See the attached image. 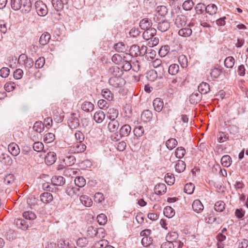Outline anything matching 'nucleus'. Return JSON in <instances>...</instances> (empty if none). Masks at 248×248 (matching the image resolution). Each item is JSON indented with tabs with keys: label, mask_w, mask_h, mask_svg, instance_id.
<instances>
[{
	"label": "nucleus",
	"mask_w": 248,
	"mask_h": 248,
	"mask_svg": "<svg viewBox=\"0 0 248 248\" xmlns=\"http://www.w3.org/2000/svg\"><path fill=\"white\" fill-rule=\"evenodd\" d=\"M40 199L42 202L47 204L53 200V196L50 193L44 192L40 195Z\"/></svg>",
	"instance_id": "obj_16"
},
{
	"label": "nucleus",
	"mask_w": 248,
	"mask_h": 248,
	"mask_svg": "<svg viewBox=\"0 0 248 248\" xmlns=\"http://www.w3.org/2000/svg\"><path fill=\"white\" fill-rule=\"evenodd\" d=\"M21 8L20 11L23 14L28 13L31 8V3L30 0H21L20 2Z\"/></svg>",
	"instance_id": "obj_3"
},
{
	"label": "nucleus",
	"mask_w": 248,
	"mask_h": 248,
	"mask_svg": "<svg viewBox=\"0 0 248 248\" xmlns=\"http://www.w3.org/2000/svg\"><path fill=\"white\" fill-rule=\"evenodd\" d=\"M164 214L167 217L170 218L175 215V211L170 206H167L164 209Z\"/></svg>",
	"instance_id": "obj_43"
},
{
	"label": "nucleus",
	"mask_w": 248,
	"mask_h": 248,
	"mask_svg": "<svg viewBox=\"0 0 248 248\" xmlns=\"http://www.w3.org/2000/svg\"><path fill=\"white\" fill-rule=\"evenodd\" d=\"M154 109L157 112H160L164 106V102L159 98H156L153 101Z\"/></svg>",
	"instance_id": "obj_11"
},
{
	"label": "nucleus",
	"mask_w": 248,
	"mask_h": 248,
	"mask_svg": "<svg viewBox=\"0 0 248 248\" xmlns=\"http://www.w3.org/2000/svg\"><path fill=\"white\" fill-rule=\"evenodd\" d=\"M156 34V30L154 28H150L145 30L143 33L144 39L148 40L151 39Z\"/></svg>",
	"instance_id": "obj_17"
},
{
	"label": "nucleus",
	"mask_w": 248,
	"mask_h": 248,
	"mask_svg": "<svg viewBox=\"0 0 248 248\" xmlns=\"http://www.w3.org/2000/svg\"><path fill=\"white\" fill-rule=\"evenodd\" d=\"M119 127V123L116 120H110L108 124V128L110 132H116Z\"/></svg>",
	"instance_id": "obj_13"
},
{
	"label": "nucleus",
	"mask_w": 248,
	"mask_h": 248,
	"mask_svg": "<svg viewBox=\"0 0 248 248\" xmlns=\"http://www.w3.org/2000/svg\"><path fill=\"white\" fill-rule=\"evenodd\" d=\"M131 126L129 124H124L121 127L119 130V134L122 137H127L131 133Z\"/></svg>",
	"instance_id": "obj_12"
},
{
	"label": "nucleus",
	"mask_w": 248,
	"mask_h": 248,
	"mask_svg": "<svg viewBox=\"0 0 248 248\" xmlns=\"http://www.w3.org/2000/svg\"><path fill=\"white\" fill-rule=\"evenodd\" d=\"M177 144V141L173 138L168 140L166 142V145L169 150H172Z\"/></svg>",
	"instance_id": "obj_40"
},
{
	"label": "nucleus",
	"mask_w": 248,
	"mask_h": 248,
	"mask_svg": "<svg viewBox=\"0 0 248 248\" xmlns=\"http://www.w3.org/2000/svg\"><path fill=\"white\" fill-rule=\"evenodd\" d=\"M186 17L184 15H178L175 18L174 24L178 28H182L186 24Z\"/></svg>",
	"instance_id": "obj_4"
},
{
	"label": "nucleus",
	"mask_w": 248,
	"mask_h": 248,
	"mask_svg": "<svg viewBox=\"0 0 248 248\" xmlns=\"http://www.w3.org/2000/svg\"><path fill=\"white\" fill-rule=\"evenodd\" d=\"M192 30L189 28H184L180 29L178 31V34L180 36L186 37L190 36L192 34Z\"/></svg>",
	"instance_id": "obj_30"
},
{
	"label": "nucleus",
	"mask_w": 248,
	"mask_h": 248,
	"mask_svg": "<svg viewBox=\"0 0 248 248\" xmlns=\"http://www.w3.org/2000/svg\"><path fill=\"white\" fill-rule=\"evenodd\" d=\"M35 7L39 16H44L47 14L48 10L47 6L42 1H37L35 3Z\"/></svg>",
	"instance_id": "obj_1"
},
{
	"label": "nucleus",
	"mask_w": 248,
	"mask_h": 248,
	"mask_svg": "<svg viewBox=\"0 0 248 248\" xmlns=\"http://www.w3.org/2000/svg\"><path fill=\"white\" fill-rule=\"evenodd\" d=\"M156 11L158 15L161 16H164L168 13V9L167 7L163 5L157 6L156 7Z\"/></svg>",
	"instance_id": "obj_46"
},
{
	"label": "nucleus",
	"mask_w": 248,
	"mask_h": 248,
	"mask_svg": "<svg viewBox=\"0 0 248 248\" xmlns=\"http://www.w3.org/2000/svg\"><path fill=\"white\" fill-rule=\"evenodd\" d=\"M123 60L122 57L118 54L113 55L111 58V60L113 62L116 64H119L121 62H122Z\"/></svg>",
	"instance_id": "obj_64"
},
{
	"label": "nucleus",
	"mask_w": 248,
	"mask_h": 248,
	"mask_svg": "<svg viewBox=\"0 0 248 248\" xmlns=\"http://www.w3.org/2000/svg\"><path fill=\"white\" fill-rule=\"evenodd\" d=\"M105 114L102 110L96 111L93 116L94 121L98 124L101 123L105 118Z\"/></svg>",
	"instance_id": "obj_15"
},
{
	"label": "nucleus",
	"mask_w": 248,
	"mask_h": 248,
	"mask_svg": "<svg viewBox=\"0 0 248 248\" xmlns=\"http://www.w3.org/2000/svg\"><path fill=\"white\" fill-rule=\"evenodd\" d=\"M75 184L77 186L82 187L86 184V180L82 176L77 177L75 179Z\"/></svg>",
	"instance_id": "obj_41"
},
{
	"label": "nucleus",
	"mask_w": 248,
	"mask_h": 248,
	"mask_svg": "<svg viewBox=\"0 0 248 248\" xmlns=\"http://www.w3.org/2000/svg\"><path fill=\"white\" fill-rule=\"evenodd\" d=\"M63 161L65 165L68 166H70L74 165L76 162V158L74 156L69 155L65 156L63 159Z\"/></svg>",
	"instance_id": "obj_36"
},
{
	"label": "nucleus",
	"mask_w": 248,
	"mask_h": 248,
	"mask_svg": "<svg viewBox=\"0 0 248 248\" xmlns=\"http://www.w3.org/2000/svg\"><path fill=\"white\" fill-rule=\"evenodd\" d=\"M122 79L120 77H111L109 78L108 82L112 86L117 88L119 87L120 85V80Z\"/></svg>",
	"instance_id": "obj_35"
},
{
	"label": "nucleus",
	"mask_w": 248,
	"mask_h": 248,
	"mask_svg": "<svg viewBox=\"0 0 248 248\" xmlns=\"http://www.w3.org/2000/svg\"><path fill=\"white\" fill-rule=\"evenodd\" d=\"M208 83L202 82L198 86V91L201 94H206L210 91Z\"/></svg>",
	"instance_id": "obj_21"
},
{
	"label": "nucleus",
	"mask_w": 248,
	"mask_h": 248,
	"mask_svg": "<svg viewBox=\"0 0 248 248\" xmlns=\"http://www.w3.org/2000/svg\"><path fill=\"white\" fill-rule=\"evenodd\" d=\"M33 129L34 131L41 133L44 129V124L42 122H36L34 124Z\"/></svg>",
	"instance_id": "obj_47"
},
{
	"label": "nucleus",
	"mask_w": 248,
	"mask_h": 248,
	"mask_svg": "<svg viewBox=\"0 0 248 248\" xmlns=\"http://www.w3.org/2000/svg\"><path fill=\"white\" fill-rule=\"evenodd\" d=\"M55 140V135L52 133L46 134L44 137V141L46 143H51Z\"/></svg>",
	"instance_id": "obj_60"
},
{
	"label": "nucleus",
	"mask_w": 248,
	"mask_h": 248,
	"mask_svg": "<svg viewBox=\"0 0 248 248\" xmlns=\"http://www.w3.org/2000/svg\"><path fill=\"white\" fill-rule=\"evenodd\" d=\"M16 84L14 82H8L4 85V89L6 91L10 92L14 90L16 88Z\"/></svg>",
	"instance_id": "obj_63"
},
{
	"label": "nucleus",
	"mask_w": 248,
	"mask_h": 248,
	"mask_svg": "<svg viewBox=\"0 0 248 248\" xmlns=\"http://www.w3.org/2000/svg\"><path fill=\"white\" fill-rule=\"evenodd\" d=\"M32 147L35 151L40 152L43 150L44 146L42 142L37 141L33 143Z\"/></svg>",
	"instance_id": "obj_57"
},
{
	"label": "nucleus",
	"mask_w": 248,
	"mask_h": 248,
	"mask_svg": "<svg viewBox=\"0 0 248 248\" xmlns=\"http://www.w3.org/2000/svg\"><path fill=\"white\" fill-rule=\"evenodd\" d=\"M80 201L84 206L90 207L92 206L93 202L87 196L81 195L80 196Z\"/></svg>",
	"instance_id": "obj_26"
},
{
	"label": "nucleus",
	"mask_w": 248,
	"mask_h": 248,
	"mask_svg": "<svg viewBox=\"0 0 248 248\" xmlns=\"http://www.w3.org/2000/svg\"><path fill=\"white\" fill-rule=\"evenodd\" d=\"M179 71V66L177 64H172L168 68V72L171 75H176Z\"/></svg>",
	"instance_id": "obj_37"
},
{
	"label": "nucleus",
	"mask_w": 248,
	"mask_h": 248,
	"mask_svg": "<svg viewBox=\"0 0 248 248\" xmlns=\"http://www.w3.org/2000/svg\"><path fill=\"white\" fill-rule=\"evenodd\" d=\"M102 95L104 98L108 101H111L113 99V94L108 89H105L102 91Z\"/></svg>",
	"instance_id": "obj_44"
},
{
	"label": "nucleus",
	"mask_w": 248,
	"mask_h": 248,
	"mask_svg": "<svg viewBox=\"0 0 248 248\" xmlns=\"http://www.w3.org/2000/svg\"><path fill=\"white\" fill-rule=\"evenodd\" d=\"M167 187L164 184L160 183L155 187V193L157 195H162L166 192Z\"/></svg>",
	"instance_id": "obj_14"
},
{
	"label": "nucleus",
	"mask_w": 248,
	"mask_h": 248,
	"mask_svg": "<svg viewBox=\"0 0 248 248\" xmlns=\"http://www.w3.org/2000/svg\"><path fill=\"white\" fill-rule=\"evenodd\" d=\"M21 0H11V7L14 10H20L21 8L20 2Z\"/></svg>",
	"instance_id": "obj_62"
},
{
	"label": "nucleus",
	"mask_w": 248,
	"mask_h": 248,
	"mask_svg": "<svg viewBox=\"0 0 248 248\" xmlns=\"http://www.w3.org/2000/svg\"><path fill=\"white\" fill-rule=\"evenodd\" d=\"M170 28V23L166 20H162L158 22L157 29L162 32L167 31Z\"/></svg>",
	"instance_id": "obj_22"
},
{
	"label": "nucleus",
	"mask_w": 248,
	"mask_h": 248,
	"mask_svg": "<svg viewBox=\"0 0 248 248\" xmlns=\"http://www.w3.org/2000/svg\"><path fill=\"white\" fill-rule=\"evenodd\" d=\"M134 136L137 138L142 136L144 133V129L142 126H138L136 127L134 129Z\"/></svg>",
	"instance_id": "obj_52"
},
{
	"label": "nucleus",
	"mask_w": 248,
	"mask_h": 248,
	"mask_svg": "<svg viewBox=\"0 0 248 248\" xmlns=\"http://www.w3.org/2000/svg\"><path fill=\"white\" fill-rule=\"evenodd\" d=\"M186 169V164L184 161L178 160L175 165V170L180 173L184 171Z\"/></svg>",
	"instance_id": "obj_39"
},
{
	"label": "nucleus",
	"mask_w": 248,
	"mask_h": 248,
	"mask_svg": "<svg viewBox=\"0 0 248 248\" xmlns=\"http://www.w3.org/2000/svg\"><path fill=\"white\" fill-rule=\"evenodd\" d=\"M1 162L7 166H10L13 163V160L11 157L7 155H2L0 156Z\"/></svg>",
	"instance_id": "obj_27"
},
{
	"label": "nucleus",
	"mask_w": 248,
	"mask_h": 248,
	"mask_svg": "<svg viewBox=\"0 0 248 248\" xmlns=\"http://www.w3.org/2000/svg\"><path fill=\"white\" fill-rule=\"evenodd\" d=\"M119 114V111L117 109L113 108H109L107 113V117L110 120H116Z\"/></svg>",
	"instance_id": "obj_10"
},
{
	"label": "nucleus",
	"mask_w": 248,
	"mask_h": 248,
	"mask_svg": "<svg viewBox=\"0 0 248 248\" xmlns=\"http://www.w3.org/2000/svg\"><path fill=\"white\" fill-rule=\"evenodd\" d=\"M234 59L232 57H228L224 60V65L227 68H232L234 65Z\"/></svg>",
	"instance_id": "obj_38"
},
{
	"label": "nucleus",
	"mask_w": 248,
	"mask_h": 248,
	"mask_svg": "<svg viewBox=\"0 0 248 248\" xmlns=\"http://www.w3.org/2000/svg\"><path fill=\"white\" fill-rule=\"evenodd\" d=\"M153 116V114L151 111L147 109L144 110L141 115V119L144 122H148L151 120Z\"/></svg>",
	"instance_id": "obj_18"
},
{
	"label": "nucleus",
	"mask_w": 248,
	"mask_h": 248,
	"mask_svg": "<svg viewBox=\"0 0 248 248\" xmlns=\"http://www.w3.org/2000/svg\"><path fill=\"white\" fill-rule=\"evenodd\" d=\"M51 181L52 186H62L65 183V178L62 176H54Z\"/></svg>",
	"instance_id": "obj_7"
},
{
	"label": "nucleus",
	"mask_w": 248,
	"mask_h": 248,
	"mask_svg": "<svg viewBox=\"0 0 248 248\" xmlns=\"http://www.w3.org/2000/svg\"><path fill=\"white\" fill-rule=\"evenodd\" d=\"M50 39V34L46 32L42 34L39 39V43L41 45L45 46L46 45Z\"/></svg>",
	"instance_id": "obj_24"
},
{
	"label": "nucleus",
	"mask_w": 248,
	"mask_h": 248,
	"mask_svg": "<svg viewBox=\"0 0 248 248\" xmlns=\"http://www.w3.org/2000/svg\"><path fill=\"white\" fill-rule=\"evenodd\" d=\"M15 177L13 174H8L4 178V183L6 185L11 186L15 183Z\"/></svg>",
	"instance_id": "obj_29"
},
{
	"label": "nucleus",
	"mask_w": 248,
	"mask_h": 248,
	"mask_svg": "<svg viewBox=\"0 0 248 248\" xmlns=\"http://www.w3.org/2000/svg\"><path fill=\"white\" fill-rule=\"evenodd\" d=\"M195 188V186L192 183L186 184L184 187V191L188 194H191L193 193Z\"/></svg>",
	"instance_id": "obj_49"
},
{
	"label": "nucleus",
	"mask_w": 248,
	"mask_h": 248,
	"mask_svg": "<svg viewBox=\"0 0 248 248\" xmlns=\"http://www.w3.org/2000/svg\"><path fill=\"white\" fill-rule=\"evenodd\" d=\"M151 21L148 18L142 19L140 23V28L145 31L151 28Z\"/></svg>",
	"instance_id": "obj_20"
},
{
	"label": "nucleus",
	"mask_w": 248,
	"mask_h": 248,
	"mask_svg": "<svg viewBox=\"0 0 248 248\" xmlns=\"http://www.w3.org/2000/svg\"><path fill=\"white\" fill-rule=\"evenodd\" d=\"M206 221L207 223L209 224H212L216 222L217 224H219L221 222V220L220 219L216 218L212 214H209L208 216V217L206 218Z\"/></svg>",
	"instance_id": "obj_53"
},
{
	"label": "nucleus",
	"mask_w": 248,
	"mask_h": 248,
	"mask_svg": "<svg viewBox=\"0 0 248 248\" xmlns=\"http://www.w3.org/2000/svg\"><path fill=\"white\" fill-rule=\"evenodd\" d=\"M16 224L17 226L20 229L25 230L27 229L29 227L28 222L23 219H17L16 221Z\"/></svg>",
	"instance_id": "obj_32"
},
{
	"label": "nucleus",
	"mask_w": 248,
	"mask_h": 248,
	"mask_svg": "<svg viewBox=\"0 0 248 248\" xmlns=\"http://www.w3.org/2000/svg\"><path fill=\"white\" fill-rule=\"evenodd\" d=\"M229 139V136L227 134L220 132L217 135V141L219 143H222Z\"/></svg>",
	"instance_id": "obj_51"
},
{
	"label": "nucleus",
	"mask_w": 248,
	"mask_h": 248,
	"mask_svg": "<svg viewBox=\"0 0 248 248\" xmlns=\"http://www.w3.org/2000/svg\"><path fill=\"white\" fill-rule=\"evenodd\" d=\"M51 3L56 11H59L63 9V3L61 0H52Z\"/></svg>",
	"instance_id": "obj_31"
},
{
	"label": "nucleus",
	"mask_w": 248,
	"mask_h": 248,
	"mask_svg": "<svg viewBox=\"0 0 248 248\" xmlns=\"http://www.w3.org/2000/svg\"><path fill=\"white\" fill-rule=\"evenodd\" d=\"M165 181L169 185H172L175 182V178L172 174L167 173L165 176Z\"/></svg>",
	"instance_id": "obj_54"
},
{
	"label": "nucleus",
	"mask_w": 248,
	"mask_h": 248,
	"mask_svg": "<svg viewBox=\"0 0 248 248\" xmlns=\"http://www.w3.org/2000/svg\"><path fill=\"white\" fill-rule=\"evenodd\" d=\"M192 206L193 210L197 213L201 212L203 209V205L199 200H195Z\"/></svg>",
	"instance_id": "obj_19"
},
{
	"label": "nucleus",
	"mask_w": 248,
	"mask_h": 248,
	"mask_svg": "<svg viewBox=\"0 0 248 248\" xmlns=\"http://www.w3.org/2000/svg\"><path fill=\"white\" fill-rule=\"evenodd\" d=\"M97 220L100 225H104L107 221V216L104 214H100L97 216Z\"/></svg>",
	"instance_id": "obj_58"
},
{
	"label": "nucleus",
	"mask_w": 248,
	"mask_h": 248,
	"mask_svg": "<svg viewBox=\"0 0 248 248\" xmlns=\"http://www.w3.org/2000/svg\"><path fill=\"white\" fill-rule=\"evenodd\" d=\"M9 152L13 156H17L20 153V149L16 143L13 142L10 143L8 147Z\"/></svg>",
	"instance_id": "obj_9"
},
{
	"label": "nucleus",
	"mask_w": 248,
	"mask_h": 248,
	"mask_svg": "<svg viewBox=\"0 0 248 248\" xmlns=\"http://www.w3.org/2000/svg\"><path fill=\"white\" fill-rule=\"evenodd\" d=\"M86 149V145L83 142H78L73 146L71 147L70 152L71 153H83Z\"/></svg>",
	"instance_id": "obj_2"
},
{
	"label": "nucleus",
	"mask_w": 248,
	"mask_h": 248,
	"mask_svg": "<svg viewBox=\"0 0 248 248\" xmlns=\"http://www.w3.org/2000/svg\"><path fill=\"white\" fill-rule=\"evenodd\" d=\"M108 73L114 77H121L123 74V70L117 66H112L109 67Z\"/></svg>",
	"instance_id": "obj_6"
},
{
	"label": "nucleus",
	"mask_w": 248,
	"mask_h": 248,
	"mask_svg": "<svg viewBox=\"0 0 248 248\" xmlns=\"http://www.w3.org/2000/svg\"><path fill=\"white\" fill-rule=\"evenodd\" d=\"M139 52L140 46L137 45H132L129 48V53L128 54L132 57H137L140 56Z\"/></svg>",
	"instance_id": "obj_25"
},
{
	"label": "nucleus",
	"mask_w": 248,
	"mask_h": 248,
	"mask_svg": "<svg viewBox=\"0 0 248 248\" xmlns=\"http://www.w3.org/2000/svg\"><path fill=\"white\" fill-rule=\"evenodd\" d=\"M217 7L214 4H210L206 6L205 12L210 15L216 14L217 12Z\"/></svg>",
	"instance_id": "obj_33"
},
{
	"label": "nucleus",
	"mask_w": 248,
	"mask_h": 248,
	"mask_svg": "<svg viewBox=\"0 0 248 248\" xmlns=\"http://www.w3.org/2000/svg\"><path fill=\"white\" fill-rule=\"evenodd\" d=\"M45 63V58L39 57L35 62V67L36 68H41L43 67Z\"/></svg>",
	"instance_id": "obj_61"
},
{
	"label": "nucleus",
	"mask_w": 248,
	"mask_h": 248,
	"mask_svg": "<svg viewBox=\"0 0 248 248\" xmlns=\"http://www.w3.org/2000/svg\"><path fill=\"white\" fill-rule=\"evenodd\" d=\"M232 162V158L228 155H225L222 157L221 159V164L225 167H229Z\"/></svg>",
	"instance_id": "obj_34"
},
{
	"label": "nucleus",
	"mask_w": 248,
	"mask_h": 248,
	"mask_svg": "<svg viewBox=\"0 0 248 248\" xmlns=\"http://www.w3.org/2000/svg\"><path fill=\"white\" fill-rule=\"evenodd\" d=\"M186 153L185 149L182 147H178L175 152V156L178 158H182Z\"/></svg>",
	"instance_id": "obj_55"
},
{
	"label": "nucleus",
	"mask_w": 248,
	"mask_h": 248,
	"mask_svg": "<svg viewBox=\"0 0 248 248\" xmlns=\"http://www.w3.org/2000/svg\"><path fill=\"white\" fill-rule=\"evenodd\" d=\"M178 237V234L176 232H173L169 233L166 236L167 241H170L172 243L175 241Z\"/></svg>",
	"instance_id": "obj_42"
},
{
	"label": "nucleus",
	"mask_w": 248,
	"mask_h": 248,
	"mask_svg": "<svg viewBox=\"0 0 248 248\" xmlns=\"http://www.w3.org/2000/svg\"><path fill=\"white\" fill-rule=\"evenodd\" d=\"M158 76L157 71L154 70H150L146 74L147 78L151 81H154L157 78Z\"/></svg>",
	"instance_id": "obj_28"
},
{
	"label": "nucleus",
	"mask_w": 248,
	"mask_h": 248,
	"mask_svg": "<svg viewBox=\"0 0 248 248\" xmlns=\"http://www.w3.org/2000/svg\"><path fill=\"white\" fill-rule=\"evenodd\" d=\"M56 159L57 156L56 153L53 152H49L46 156L45 161L47 165H51L56 162Z\"/></svg>",
	"instance_id": "obj_5"
},
{
	"label": "nucleus",
	"mask_w": 248,
	"mask_h": 248,
	"mask_svg": "<svg viewBox=\"0 0 248 248\" xmlns=\"http://www.w3.org/2000/svg\"><path fill=\"white\" fill-rule=\"evenodd\" d=\"M195 9L197 14H202L204 11H205L206 6L203 3H199L196 5Z\"/></svg>",
	"instance_id": "obj_50"
},
{
	"label": "nucleus",
	"mask_w": 248,
	"mask_h": 248,
	"mask_svg": "<svg viewBox=\"0 0 248 248\" xmlns=\"http://www.w3.org/2000/svg\"><path fill=\"white\" fill-rule=\"evenodd\" d=\"M23 217L25 219L28 220H33L36 217V215L34 213L30 211L24 212L23 214Z\"/></svg>",
	"instance_id": "obj_59"
},
{
	"label": "nucleus",
	"mask_w": 248,
	"mask_h": 248,
	"mask_svg": "<svg viewBox=\"0 0 248 248\" xmlns=\"http://www.w3.org/2000/svg\"><path fill=\"white\" fill-rule=\"evenodd\" d=\"M194 5V2L191 0H186L183 4V9L186 11H189L192 9Z\"/></svg>",
	"instance_id": "obj_56"
},
{
	"label": "nucleus",
	"mask_w": 248,
	"mask_h": 248,
	"mask_svg": "<svg viewBox=\"0 0 248 248\" xmlns=\"http://www.w3.org/2000/svg\"><path fill=\"white\" fill-rule=\"evenodd\" d=\"M68 124L71 129H75L79 126V121L74 114H72Z\"/></svg>",
	"instance_id": "obj_8"
},
{
	"label": "nucleus",
	"mask_w": 248,
	"mask_h": 248,
	"mask_svg": "<svg viewBox=\"0 0 248 248\" xmlns=\"http://www.w3.org/2000/svg\"><path fill=\"white\" fill-rule=\"evenodd\" d=\"M114 47L115 50L118 52H125L128 46L123 42H119L116 44Z\"/></svg>",
	"instance_id": "obj_23"
},
{
	"label": "nucleus",
	"mask_w": 248,
	"mask_h": 248,
	"mask_svg": "<svg viewBox=\"0 0 248 248\" xmlns=\"http://www.w3.org/2000/svg\"><path fill=\"white\" fill-rule=\"evenodd\" d=\"M93 105L90 102H85L81 106L82 110L87 112L93 110Z\"/></svg>",
	"instance_id": "obj_45"
},
{
	"label": "nucleus",
	"mask_w": 248,
	"mask_h": 248,
	"mask_svg": "<svg viewBox=\"0 0 248 248\" xmlns=\"http://www.w3.org/2000/svg\"><path fill=\"white\" fill-rule=\"evenodd\" d=\"M225 203L221 201H217L215 204V210L217 212H222L225 208Z\"/></svg>",
	"instance_id": "obj_48"
}]
</instances>
